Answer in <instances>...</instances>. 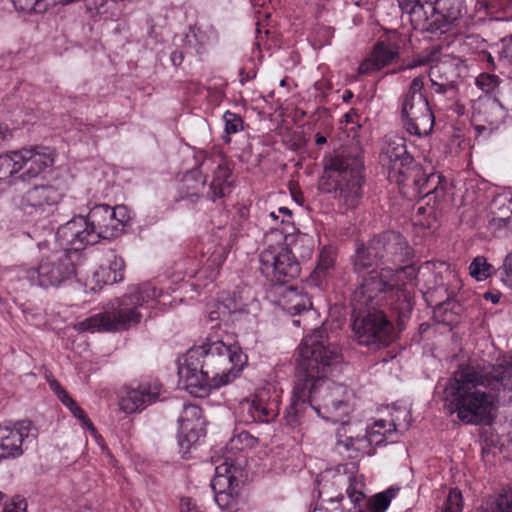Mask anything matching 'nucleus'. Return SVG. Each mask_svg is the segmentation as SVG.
Masks as SVG:
<instances>
[{
	"mask_svg": "<svg viewBox=\"0 0 512 512\" xmlns=\"http://www.w3.org/2000/svg\"><path fill=\"white\" fill-rule=\"evenodd\" d=\"M179 422V431H178V445L180 448V453H182V457L189 459L190 458V448L192 447V442L190 441L189 435L192 432V428H189L190 421L189 419H185L180 417L178 419Z\"/></svg>",
	"mask_w": 512,
	"mask_h": 512,
	"instance_id": "nucleus-37",
	"label": "nucleus"
},
{
	"mask_svg": "<svg viewBox=\"0 0 512 512\" xmlns=\"http://www.w3.org/2000/svg\"><path fill=\"white\" fill-rule=\"evenodd\" d=\"M20 150H12L0 154V182L10 180L12 178L18 179L17 174L21 172Z\"/></svg>",
	"mask_w": 512,
	"mask_h": 512,
	"instance_id": "nucleus-31",
	"label": "nucleus"
},
{
	"mask_svg": "<svg viewBox=\"0 0 512 512\" xmlns=\"http://www.w3.org/2000/svg\"><path fill=\"white\" fill-rule=\"evenodd\" d=\"M84 217L90 230L96 234L97 243L100 239L117 237L130 218L126 206L111 207L107 204L95 205Z\"/></svg>",
	"mask_w": 512,
	"mask_h": 512,
	"instance_id": "nucleus-11",
	"label": "nucleus"
},
{
	"mask_svg": "<svg viewBox=\"0 0 512 512\" xmlns=\"http://www.w3.org/2000/svg\"><path fill=\"white\" fill-rule=\"evenodd\" d=\"M231 170L220 155L204 149L194 150V182L202 185L201 194L215 202L231 191Z\"/></svg>",
	"mask_w": 512,
	"mask_h": 512,
	"instance_id": "nucleus-9",
	"label": "nucleus"
},
{
	"mask_svg": "<svg viewBox=\"0 0 512 512\" xmlns=\"http://www.w3.org/2000/svg\"><path fill=\"white\" fill-rule=\"evenodd\" d=\"M415 185L418 187L419 194H423L425 196L430 194H435L438 196L443 192V187L441 184V175L439 174H430L429 176L422 175L418 179H415Z\"/></svg>",
	"mask_w": 512,
	"mask_h": 512,
	"instance_id": "nucleus-34",
	"label": "nucleus"
},
{
	"mask_svg": "<svg viewBox=\"0 0 512 512\" xmlns=\"http://www.w3.org/2000/svg\"><path fill=\"white\" fill-rule=\"evenodd\" d=\"M499 270L502 281L512 289V251L506 255Z\"/></svg>",
	"mask_w": 512,
	"mask_h": 512,
	"instance_id": "nucleus-44",
	"label": "nucleus"
},
{
	"mask_svg": "<svg viewBox=\"0 0 512 512\" xmlns=\"http://www.w3.org/2000/svg\"><path fill=\"white\" fill-rule=\"evenodd\" d=\"M20 150L21 173L17 176L21 181H30L40 176L54 164V154L46 147H30Z\"/></svg>",
	"mask_w": 512,
	"mask_h": 512,
	"instance_id": "nucleus-18",
	"label": "nucleus"
},
{
	"mask_svg": "<svg viewBox=\"0 0 512 512\" xmlns=\"http://www.w3.org/2000/svg\"><path fill=\"white\" fill-rule=\"evenodd\" d=\"M246 362L239 345L208 335L194 346V397H207L212 390L231 383Z\"/></svg>",
	"mask_w": 512,
	"mask_h": 512,
	"instance_id": "nucleus-4",
	"label": "nucleus"
},
{
	"mask_svg": "<svg viewBox=\"0 0 512 512\" xmlns=\"http://www.w3.org/2000/svg\"><path fill=\"white\" fill-rule=\"evenodd\" d=\"M193 416H194V431L196 430V428H198L197 438H199L201 436H205V434H206V428H205L206 421L202 417V410H201V408L197 407L196 405H194Z\"/></svg>",
	"mask_w": 512,
	"mask_h": 512,
	"instance_id": "nucleus-48",
	"label": "nucleus"
},
{
	"mask_svg": "<svg viewBox=\"0 0 512 512\" xmlns=\"http://www.w3.org/2000/svg\"><path fill=\"white\" fill-rule=\"evenodd\" d=\"M352 503L358 504L364 499L363 492H350V495L348 496Z\"/></svg>",
	"mask_w": 512,
	"mask_h": 512,
	"instance_id": "nucleus-58",
	"label": "nucleus"
},
{
	"mask_svg": "<svg viewBox=\"0 0 512 512\" xmlns=\"http://www.w3.org/2000/svg\"><path fill=\"white\" fill-rule=\"evenodd\" d=\"M162 296L163 291L150 281L130 287L122 297L110 302L105 311L80 321L78 328L90 333L128 330L140 323L142 319L140 308L148 306L150 302Z\"/></svg>",
	"mask_w": 512,
	"mask_h": 512,
	"instance_id": "nucleus-5",
	"label": "nucleus"
},
{
	"mask_svg": "<svg viewBox=\"0 0 512 512\" xmlns=\"http://www.w3.org/2000/svg\"><path fill=\"white\" fill-rule=\"evenodd\" d=\"M461 510L462 494L458 489H451L444 502L442 512H461Z\"/></svg>",
	"mask_w": 512,
	"mask_h": 512,
	"instance_id": "nucleus-43",
	"label": "nucleus"
},
{
	"mask_svg": "<svg viewBox=\"0 0 512 512\" xmlns=\"http://www.w3.org/2000/svg\"><path fill=\"white\" fill-rule=\"evenodd\" d=\"M315 141H316L317 145H323V144H325L327 142V139H326L325 136H323V135L318 133L316 135V140Z\"/></svg>",
	"mask_w": 512,
	"mask_h": 512,
	"instance_id": "nucleus-62",
	"label": "nucleus"
},
{
	"mask_svg": "<svg viewBox=\"0 0 512 512\" xmlns=\"http://www.w3.org/2000/svg\"><path fill=\"white\" fill-rule=\"evenodd\" d=\"M460 67L451 60L432 65L428 75L432 89L439 94L455 92L460 80Z\"/></svg>",
	"mask_w": 512,
	"mask_h": 512,
	"instance_id": "nucleus-19",
	"label": "nucleus"
},
{
	"mask_svg": "<svg viewBox=\"0 0 512 512\" xmlns=\"http://www.w3.org/2000/svg\"><path fill=\"white\" fill-rule=\"evenodd\" d=\"M374 265H381L380 258L375 255L372 249V239L367 246L358 247L353 256V269L357 273H362Z\"/></svg>",
	"mask_w": 512,
	"mask_h": 512,
	"instance_id": "nucleus-32",
	"label": "nucleus"
},
{
	"mask_svg": "<svg viewBox=\"0 0 512 512\" xmlns=\"http://www.w3.org/2000/svg\"><path fill=\"white\" fill-rule=\"evenodd\" d=\"M223 120L225 122V132L227 134L223 139L226 143H230V134H235L243 130V119L236 113L226 111L223 115Z\"/></svg>",
	"mask_w": 512,
	"mask_h": 512,
	"instance_id": "nucleus-40",
	"label": "nucleus"
},
{
	"mask_svg": "<svg viewBox=\"0 0 512 512\" xmlns=\"http://www.w3.org/2000/svg\"><path fill=\"white\" fill-rule=\"evenodd\" d=\"M372 249L380 258V264L386 267L405 264L412 256V249L405 238L394 231H386L374 237Z\"/></svg>",
	"mask_w": 512,
	"mask_h": 512,
	"instance_id": "nucleus-13",
	"label": "nucleus"
},
{
	"mask_svg": "<svg viewBox=\"0 0 512 512\" xmlns=\"http://www.w3.org/2000/svg\"><path fill=\"white\" fill-rule=\"evenodd\" d=\"M27 503L24 499L13 500L12 503L6 505L2 512H26Z\"/></svg>",
	"mask_w": 512,
	"mask_h": 512,
	"instance_id": "nucleus-51",
	"label": "nucleus"
},
{
	"mask_svg": "<svg viewBox=\"0 0 512 512\" xmlns=\"http://www.w3.org/2000/svg\"><path fill=\"white\" fill-rule=\"evenodd\" d=\"M183 54L182 52L180 51H174L172 54H171V61L172 63L175 65V66H178V65H181L182 62H183Z\"/></svg>",
	"mask_w": 512,
	"mask_h": 512,
	"instance_id": "nucleus-57",
	"label": "nucleus"
},
{
	"mask_svg": "<svg viewBox=\"0 0 512 512\" xmlns=\"http://www.w3.org/2000/svg\"><path fill=\"white\" fill-rule=\"evenodd\" d=\"M62 404L66 406L72 413V415L81 422L82 426L90 430L92 433L96 431L94 424L89 419L85 411L78 405V403L72 397H69L68 399H66V401H63Z\"/></svg>",
	"mask_w": 512,
	"mask_h": 512,
	"instance_id": "nucleus-41",
	"label": "nucleus"
},
{
	"mask_svg": "<svg viewBox=\"0 0 512 512\" xmlns=\"http://www.w3.org/2000/svg\"><path fill=\"white\" fill-rule=\"evenodd\" d=\"M391 277L389 271L363 276L352 294V329L360 345L389 344L394 327L379 309L384 300L401 301L410 307L409 293L404 288H395L396 282Z\"/></svg>",
	"mask_w": 512,
	"mask_h": 512,
	"instance_id": "nucleus-3",
	"label": "nucleus"
},
{
	"mask_svg": "<svg viewBox=\"0 0 512 512\" xmlns=\"http://www.w3.org/2000/svg\"><path fill=\"white\" fill-rule=\"evenodd\" d=\"M417 104V111L401 114L402 124L405 130L411 135L418 137L427 136L433 129L434 115L430 109L429 103L418 101Z\"/></svg>",
	"mask_w": 512,
	"mask_h": 512,
	"instance_id": "nucleus-22",
	"label": "nucleus"
},
{
	"mask_svg": "<svg viewBox=\"0 0 512 512\" xmlns=\"http://www.w3.org/2000/svg\"><path fill=\"white\" fill-rule=\"evenodd\" d=\"M37 428L30 420L0 425V461L24 454L27 445L37 438Z\"/></svg>",
	"mask_w": 512,
	"mask_h": 512,
	"instance_id": "nucleus-12",
	"label": "nucleus"
},
{
	"mask_svg": "<svg viewBox=\"0 0 512 512\" xmlns=\"http://www.w3.org/2000/svg\"><path fill=\"white\" fill-rule=\"evenodd\" d=\"M342 362L338 346L329 340L325 328H316L304 337L298 346L296 365L297 381L287 422L299 424L298 413L302 405L310 407L323 419L344 423L350 411L346 386L329 380V375Z\"/></svg>",
	"mask_w": 512,
	"mask_h": 512,
	"instance_id": "nucleus-1",
	"label": "nucleus"
},
{
	"mask_svg": "<svg viewBox=\"0 0 512 512\" xmlns=\"http://www.w3.org/2000/svg\"><path fill=\"white\" fill-rule=\"evenodd\" d=\"M398 491L399 488L390 487L387 490L374 495L367 503L368 510L370 512H385Z\"/></svg>",
	"mask_w": 512,
	"mask_h": 512,
	"instance_id": "nucleus-35",
	"label": "nucleus"
},
{
	"mask_svg": "<svg viewBox=\"0 0 512 512\" xmlns=\"http://www.w3.org/2000/svg\"><path fill=\"white\" fill-rule=\"evenodd\" d=\"M363 161L359 152L341 150L323 158V173L318 189L333 194L346 209L357 207L362 197Z\"/></svg>",
	"mask_w": 512,
	"mask_h": 512,
	"instance_id": "nucleus-6",
	"label": "nucleus"
},
{
	"mask_svg": "<svg viewBox=\"0 0 512 512\" xmlns=\"http://www.w3.org/2000/svg\"><path fill=\"white\" fill-rule=\"evenodd\" d=\"M400 54V46L391 40L378 41L370 57L364 59L358 67L359 74H370L392 63Z\"/></svg>",
	"mask_w": 512,
	"mask_h": 512,
	"instance_id": "nucleus-21",
	"label": "nucleus"
},
{
	"mask_svg": "<svg viewBox=\"0 0 512 512\" xmlns=\"http://www.w3.org/2000/svg\"><path fill=\"white\" fill-rule=\"evenodd\" d=\"M349 480H351V478H349ZM356 485H357L356 483H354L353 481H350V484L346 489L348 496L350 495V492H359L360 491L356 488Z\"/></svg>",
	"mask_w": 512,
	"mask_h": 512,
	"instance_id": "nucleus-61",
	"label": "nucleus"
},
{
	"mask_svg": "<svg viewBox=\"0 0 512 512\" xmlns=\"http://www.w3.org/2000/svg\"><path fill=\"white\" fill-rule=\"evenodd\" d=\"M352 97H353V93L349 90L345 91V93L343 94V100L345 102H348Z\"/></svg>",
	"mask_w": 512,
	"mask_h": 512,
	"instance_id": "nucleus-64",
	"label": "nucleus"
},
{
	"mask_svg": "<svg viewBox=\"0 0 512 512\" xmlns=\"http://www.w3.org/2000/svg\"><path fill=\"white\" fill-rule=\"evenodd\" d=\"M55 237L62 249H69L76 254L86 246L97 243L96 234L90 230L87 220L82 215L60 225Z\"/></svg>",
	"mask_w": 512,
	"mask_h": 512,
	"instance_id": "nucleus-14",
	"label": "nucleus"
},
{
	"mask_svg": "<svg viewBox=\"0 0 512 512\" xmlns=\"http://www.w3.org/2000/svg\"><path fill=\"white\" fill-rule=\"evenodd\" d=\"M108 266L101 265L85 283L92 292L101 290L103 285H112L124 279L125 262L122 257L110 252L107 256Z\"/></svg>",
	"mask_w": 512,
	"mask_h": 512,
	"instance_id": "nucleus-20",
	"label": "nucleus"
},
{
	"mask_svg": "<svg viewBox=\"0 0 512 512\" xmlns=\"http://www.w3.org/2000/svg\"><path fill=\"white\" fill-rule=\"evenodd\" d=\"M501 59L512 65V34L509 42L504 46L501 52Z\"/></svg>",
	"mask_w": 512,
	"mask_h": 512,
	"instance_id": "nucleus-52",
	"label": "nucleus"
},
{
	"mask_svg": "<svg viewBox=\"0 0 512 512\" xmlns=\"http://www.w3.org/2000/svg\"><path fill=\"white\" fill-rule=\"evenodd\" d=\"M215 36L216 33L212 26L206 27L204 30L202 28H197V31L194 30V38L201 47L208 44Z\"/></svg>",
	"mask_w": 512,
	"mask_h": 512,
	"instance_id": "nucleus-47",
	"label": "nucleus"
},
{
	"mask_svg": "<svg viewBox=\"0 0 512 512\" xmlns=\"http://www.w3.org/2000/svg\"><path fill=\"white\" fill-rule=\"evenodd\" d=\"M240 411L247 423H269L278 415V401L271 399L268 391L262 390L253 399L241 401Z\"/></svg>",
	"mask_w": 512,
	"mask_h": 512,
	"instance_id": "nucleus-16",
	"label": "nucleus"
},
{
	"mask_svg": "<svg viewBox=\"0 0 512 512\" xmlns=\"http://www.w3.org/2000/svg\"><path fill=\"white\" fill-rule=\"evenodd\" d=\"M257 444L258 439L256 437L247 431H241L230 438L227 447L231 451H243L254 448Z\"/></svg>",
	"mask_w": 512,
	"mask_h": 512,
	"instance_id": "nucleus-38",
	"label": "nucleus"
},
{
	"mask_svg": "<svg viewBox=\"0 0 512 512\" xmlns=\"http://www.w3.org/2000/svg\"><path fill=\"white\" fill-rule=\"evenodd\" d=\"M239 75H240V82L242 85L255 77V73H253V75H249L244 71V69L240 70Z\"/></svg>",
	"mask_w": 512,
	"mask_h": 512,
	"instance_id": "nucleus-60",
	"label": "nucleus"
},
{
	"mask_svg": "<svg viewBox=\"0 0 512 512\" xmlns=\"http://www.w3.org/2000/svg\"><path fill=\"white\" fill-rule=\"evenodd\" d=\"M64 196V191L54 184L35 185L23 196L22 204L30 213L52 214Z\"/></svg>",
	"mask_w": 512,
	"mask_h": 512,
	"instance_id": "nucleus-15",
	"label": "nucleus"
},
{
	"mask_svg": "<svg viewBox=\"0 0 512 512\" xmlns=\"http://www.w3.org/2000/svg\"><path fill=\"white\" fill-rule=\"evenodd\" d=\"M399 7L414 28L429 29L434 22H429L436 14L446 22L454 23L465 12L463 0H399Z\"/></svg>",
	"mask_w": 512,
	"mask_h": 512,
	"instance_id": "nucleus-10",
	"label": "nucleus"
},
{
	"mask_svg": "<svg viewBox=\"0 0 512 512\" xmlns=\"http://www.w3.org/2000/svg\"><path fill=\"white\" fill-rule=\"evenodd\" d=\"M243 293L244 291L233 292L232 295L227 297V305L230 312L227 318V324L238 325L239 328L244 327L245 323L251 322L253 317L247 309Z\"/></svg>",
	"mask_w": 512,
	"mask_h": 512,
	"instance_id": "nucleus-26",
	"label": "nucleus"
},
{
	"mask_svg": "<svg viewBox=\"0 0 512 512\" xmlns=\"http://www.w3.org/2000/svg\"><path fill=\"white\" fill-rule=\"evenodd\" d=\"M192 349L187 350V352L180 356L177 359V368H178V387L180 389L186 390L188 393L192 394V390L190 389L192 384L190 383V379L192 377V364L190 363V352Z\"/></svg>",
	"mask_w": 512,
	"mask_h": 512,
	"instance_id": "nucleus-33",
	"label": "nucleus"
},
{
	"mask_svg": "<svg viewBox=\"0 0 512 512\" xmlns=\"http://www.w3.org/2000/svg\"><path fill=\"white\" fill-rule=\"evenodd\" d=\"M434 55L435 53H429L428 55H419L413 61L409 62L406 66L402 67L400 70L413 69L418 66H424L433 61Z\"/></svg>",
	"mask_w": 512,
	"mask_h": 512,
	"instance_id": "nucleus-49",
	"label": "nucleus"
},
{
	"mask_svg": "<svg viewBox=\"0 0 512 512\" xmlns=\"http://www.w3.org/2000/svg\"><path fill=\"white\" fill-rule=\"evenodd\" d=\"M79 254L60 249L41 256L37 266L21 270V277L32 285L40 287H58L71 280L77 274Z\"/></svg>",
	"mask_w": 512,
	"mask_h": 512,
	"instance_id": "nucleus-7",
	"label": "nucleus"
},
{
	"mask_svg": "<svg viewBox=\"0 0 512 512\" xmlns=\"http://www.w3.org/2000/svg\"><path fill=\"white\" fill-rule=\"evenodd\" d=\"M282 308L291 315H297L312 308V302L306 294L298 292L296 289L289 288L285 290L282 298Z\"/></svg>",
	"mask_w": 512,
	"mask_h": 512,
	"instance_id": "nucleus-29",
	"label": "nucleus"
},
{
	"mask_svg": "<svg viewBox=\"0 0 512 512\" xmlns=\"http://www.w3.org/2000/svg\"><path fill=\"white\" fill-rule=\"evenodd\" d=\"M49 6L50 3H48L46 0H34L31 9L35 13H43L48 10Z\"/></svg>",
	"mask_w": 512,
	"mask_h": 512,
	"instance_id": "nucleus-53",
	"label": "nucleus"
},
{
	"mask_svg": "<svg viewBox=\"0 0 512 512\" xmlns=\"http://www.w3.org/2000/svg\"><path fill=\"white\" fill-rule=\"evenodd\" d=\"M237 470L234 460L227 457L222 464L215 468V477L212 481L213 489L216 490L219 487V491L224 492L226 488H230L232 482L236 480Z\"/></svg>",
	"mask_w": 512,
	"mask_h": 512,
	"instance_id": "nucleus-30",
	"label": "nucleus"
},
{
	"mask_svg": "<svg viewBox=\"0 0 512 512\" xmlns=\"http://www.w3.org/2000/svg\"><path fill=\"white\" fill-rule=\"evenodd\" d=\"M396 430V425L393 422L380 419L374 422V424L367 428L365 435L362 438L353 439L349 437L347 442L338 441V445H344L346 449L355 448L357 450L364 448L362 443L367 442L369 446H378L385 442L387 435L393 433Z\"/></svg>",
	"mask_w": 512,
	"mask_h": 512,
	"instance_id": "nucleus-23",
	"label": "nucleus"
},
{
	"mask_svg": "<svg viewBox=\"0 0 512 512\" xmlns=\"http://www.w3.org/2000/svg\"><path fill=\"white\" fill-rule=\"evenodd\" d=\"M49 386L51 390L56 394L58 399L61 401V403H63V401H66V399L71 397L69 393L66 391V389L57 380L54 379L50 381Z\"/></svg>",
	"mask_w": 512,
	"mask_h": 512,
	"instance_id": "nucleus-50",
	"label": "nucleus"
},
{
	"mask_svg": "<svg viewBox=\"0 0 512 512\" xmlns=\"http://www.w3.org/2000/svg\"><path fill=\"white\" fill-rule=\"evenodd\" d=\"M489 226L494 231H512V194L501 195L493 200Z\"/></svg>",
	"mask_w": 512,
	"mask_h": 512,
	"instance_id": "nucleus-25",
	"label": "nucleus"
},
{
	"mask_svg": "<svg viewBox=\"0 0 512 512\" xmlns=\"http://www.w3.org/2000/svg\"><path fill=\"white\" fill-rule=\"evenodd\" d=\"M379 158L383 166L401 172L400 167L408 164L411 160L406 149L405 139L399 136L389 137L381 149Z\"/></svg>",
	"mask_w": 512,
	"mask_h": 512,
	"instance_id": "nucleus-24",
	"label": "nucleus"
},
{
	"mask_svg": "<svg viewBox=\"0 0 512 512\" xmlns=\"http://www.w3.org/2000/svg\"><path fill=\"white\" fill-rule=\"evenodd\" d=\"M389 271L392 274V279L396 282V287L399 289H405L410 295V301L412 300V291L408 288L407 282L403 281V277L411 282L416 279L417 274L421 272V268L417 269L414 265H398L395 266V269L391 267H384L380 271L371 270L368 272L367 276L371 274H382L383 272Z\"/></svg>",
	"mask_w": 512,
	"mask_h": 512,
	"instance_id": "nucleus-27",
	"label": "nucleus"
},
{
	"mask_svg": "<svg viewBox=\"0 0 512 512\" xmlns=\"http://www.w3.org/2000/svg\"><path fill=\"white\" fill-rule=\"evenodd\" d=\"M512 400V361L461 364L444 389L445 408L465 424L487 422L496 403Z\"/></svg>",
	"mask_w": 512,
	"mask_h": 512,
	"instance_id": "nucleus-2",
	"label": "nucleus"
},
{
	"mask_svg": "<svg viewBox=\"0 0 512 512\" xmlns=\"http://www.w3.org/2000/svg\"><path fill=\"white\" fill-rule=\"evenodd\" d=\"M423 88V76H417L411 81L407 92L402 97L401 114H407V112L410 111H417L418 101L428 103L427 98L422 93Z\"/></svg>",
	"mask_w": 512,
	"mask_h": 512,
	"instance_id": "nucleus-28",
	"label": "nucleus"
},
{
	"mask_svg": "<svg viewBox=\"0 0 512 512\" xmlns=\"http://www.w3.org/2000/svg\"><path fill=\"white\" fill-rule=\"evenodd\" d=\"M478 5H480V9H488L490 7V1L489 0H478Z\"/></svg>",
	"mask_w": 512,
	"mask_h": 512,
	"instance_id": "nucleus-63",
	"label": "nucleus"
},
{
	"mask_svg": "<svg viewBox=\"0 0 512 512\" xmlns=\"http://www.w3.org/2000/svg\"><path fill=\"white\" fill-rule=\"evenodd\" d=\"M476 84L485 92H491L498 86V77L496 75L481 74L476 79Z\"/></svg>",
	"mask_w": 512,
	"mask_h": 512,
	"instance_id": "nucleus-45",
	"label": "nucleus"
},
{
	"mask_svg": "<svg viewBox=\"0 0 512 512\" xmlns=\"http://www.w3.org/2000/svg\"><path fill=\"white\" fill-rule=\"evenodd\" d=\"M469 273L477 281H483L495 273V267L485 257L477 256L469 266Z\"/></svg>",
	"mask_w": 512,
	"mask_h": 512,
	"instance_id": "nucleus-36",
	"label": "nucleus"
},
{
	"mask_svg": "<svg viewBox=\"0 0 512 512\" xmlns=\"http://www.w3.org/2000/svg\"><path fill=\"white\" fill-rule=\"evenodd\" d=\"M160 384L129 385L125 394L119 399L120 410L127 414L141 412L148 406L160 400Z\"/></svg>",
	"mask_w": 512,
	"mask_h": 512,
	"instance_id": "nucleus-17",
	"label": "nucleus"
},
{
	"mask_svg": "<svg viewBox=\"0 0 512 512\" xmlns=\"http://www.w3.org/2000/svg\"><path fill=\"white\" fill-rule=\"evenodd\" d=\"M11 138V132L9 128L5 125H0V148L3 144Z\"/></svg>",
	"mask_w": 512,
	"mask_h": 512,
	"instance_id": "nucleus-55",
	"label": "nucleus"
},
{
	"mask_svg": "<svg viewBox=\"0 0 512 512\" xmlns=\"http://www.w3.org/2000/svg\"><path fill=\"white\" fill-rule=\"evenodd\" d=\"M484 299L489 300L492 303L496 304L500 300V294L499 293H493V292H486L484 293Z\"/></svg>",
	"mask_w": 512,
	"mask_h": 512,
	"instance_id": "nucleus-59",
	"label": "nucleus"
},
{
	"mask_svg": "<svg viewBox=\"0 0 512 512\" xmlns=\"http://www.w3.org/2000/svg\"><path fill=\"white\" fill-rule=\"evenodd\" d=\"M191 499L189 497H185L181 499L180 503V512H191Z\"/></svg>",
	"mask_w": 512,
	"mask_h": 512,
	"instance_id": "nucleus-56",
	"label": "nucleus"
},
{
	"mask_svg": "<svg viewBox=\"0 0 512 512\" xmlns=\"http://www.w3.org/2000/svg\"><path fill=\"white\" fill-rule=\"evenodd\" d=\"M229 307L227 305V298L213 305L212 309L209 311L208 317L210 322H216L212 327L219 326L220 322L227 323V318L229 315Z\"/></svg>",
	"mask_w": 512,
	"mask_h": 512,
	"instance_id": "nucleus-42",
	"label": "nucleus"
},
{
	"mask_svg": "<svg viewBox=\"0 0 512 512\" xmlns=\"http://www.w3.org/2000/svg\"><path fill=\"white\" fill-rule=\"evenodd\" d=\"M285 240L283 232H272L266 236V246L259 254L261 273L279 284L290 282L298 277L301 271Z\"/></svg>",
	"mask_w": 512,
	"mask_h": 512,
	"instance_id": "nucleus-8",
	"label": "nucleus"
},
{
	"mask_svg": "<svg viewBox=\"0 0 512 512\" xmlns=\"http://www.w3.org/2000/svg\"><path fill=\"white\" fill-rule=\"evenodd\" d=\"M335 262V255L331 248L324 247L318 257L317 265L314 270L316 278L321 279L325 277L333 268Z\"/></svg>",
	"mask_w": 512,
	"mask_h": 512,
	"instance_id": "nucleus-39",
	"label": "nucleus"
},
{
	"mask_svg": "<svg viewBox=\"0 0 512 512\" xmlns=\"http://www.w3.org/2000/svg\"><path fill=\"white\" fill-rule=\"evenodd\" d=\"M278 214H280L281 216V224L283 225H288V224H291V219H292V212L286 208V207H280L278 209Z\"/></svg>",
	"mask_w": 512,
	"mask_h": 512,
	"instance_id": "nucleus-54",
	"label": "nucleus"
},
{
	"mask_svg": "<svg viewBox=\"0 0 512 512\" xmlns=\"http://www.w3.org/2000/svg\"><path fill=\"white\" fill-rule=\"evenodd\" d=\"M495 512H512V487L498 497Z\"/></svg>",
	"mask_w": 512,
	"mask_h": 512,
	"instance_id": "nucleus-46",
	"label": "nucleus"
}]
</instances>
